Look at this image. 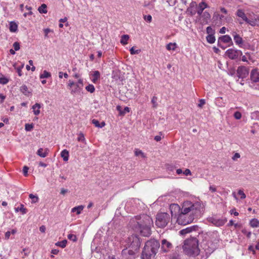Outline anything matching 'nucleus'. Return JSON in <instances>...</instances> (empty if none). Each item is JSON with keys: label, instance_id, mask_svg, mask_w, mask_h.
<instances>
[{"label": "nucleus", "instance_id": "43", "mask_svg": "<svg viewBox=\"0 0 259 259\" xmlns=\"http://www.w3.org/2000/svg\"><path fill=\"white\" fill-rule=\"evenodd\" d=\"M203 17H204L205 19V21L206 22H207V21L210 19V15L207 12H204L203 14Z\"/></svg>", "mask_w": 259, "mask_h": 259}, {"label": "nucleus", "instance_id": "61", "mask_svg": "<svg viewBox=\"0 0 259 259\" xmlns=\"http://www.w3.org/2000/svg\"><path fill=\"white\" fill-rule=\"evenodd\" d=\"M209 190L212 192H215L217 191L216 188L214 186H210L209 187Z\"/></svg>", "mask_w": 259, "mask_h": 259}, {"label": "nucleus", "instance_id": "21", "mask_svg": "<svg viewBox=\"0 0 259 259\" xmlns=\"http://www.w3.org/2000/svg\"><path fill=\"white\" fill-rule=\"evenodd\" d=\"M93 78L92 79V81L94 83H96L97 81L100 78V73L99 71H95L93 72Z\"/></svg>", "mask_w": 259, "mask_h": 259}, {"label": "nucleus", "instance_id": "25", "mask_svg": "<svg viewBox=\"0 0 259 259\" xmlns=\"http://www.w3.org/2000/svg\"><path fill=\"white\" fill-rule=\"evenodd\" d=\"M219 40L225 43H228L232 41L231 38L227 35L220 37Z\"/></svg>", "mask_w": 259, "mask_h": 259}, {"label": "nucleus", "instance_id": "57", "mask_svg": "<svg viewBox=\"0 0 259 259\" xmlns=\"http://www.w3.org/2000/svg\"><path fill=\"white\" fill-rule=\"evenodd\" d=\"M130 108L127 107L124 108V110L122 112H120V115H124L125 112H129Z\"/></svg>", "mask_w": 259, "mask_h": 259}, {"label": "nucleus", "instance_id": "12", "mask_svg": "<svg viewBox=\"0 0 259 259\" xmlns=\"http://www.w3.org/2000/svg\"><path fill=\"white\" fill-rule=\"evenodd\" d=\"M237 73L239 77L243 78L248 74V72L245 67L241 66L238 68Z\"/></svg>", "mask_w": 259, "mask_h": 259}, {"label": "nucleus", "instance_id": "24", "mask_svg": "<svg viewBox=\"0 0 259 259\" xmlns=\"http://www.w3.org/2000/svg\"><path fill=\"white\" fill-rule=\"evenodd\" d=\"M129 38L130 37L128 35L124 34L122 35L120 39V43L123 45L127 44V40H128Z\"/></svg>", "mask_w": 259, "mask_h": 259}, {"label": "nucleus", "instance_id": "45", "mask_svg": "<svg viewBox=\"0 0 259 259\" xmlns=\"http://www.w3.org/2000/svg\"><path fill=\"white\" fill-rule=\"evenodd\" d=\"M68 238L69 240L73 241V242H75L77 240V237L76 235L72 234H70L68 235Z\"/></svg>", "mask_w": 259, "mask_h": 259}, {"label": "nucleus", "instance_id": "46", "mask_svg": "<svg viewBox=\"0 0 259 259\" xmlns=\"http://www.w3.org/2000/svg\"><path fill=\"white\" fill-rule=\"evenodd\" d=\"M140 50H135L134 47L130 49V53L132 55L138 54L140 53Z\"/></svg>", "mask_w": 259, "mask_h": 259}, {"label": "nucleus", "instance_id": "39", "mask_svg": "<svg viewBox=\"0 0 259 259\" xmlns=\"http://www.w3.org/2000/svg\"><path fill=\"white\" fill-rule=\"evenodd\" d=\"M77 141L82 142L83 143L86 144L84 136L82 133H80L79 134L78 137L77 138Z\"/></svg>", "mask_w": 259, "mask_h": 259}, {"label": "nucleus", "instance_id": "62", "mask_svg": "<svg viewBox=\"0 0 259 259\" xmlns=\"http://www.w3.org/2000/svg\"><path fill=\"white\" fill-rule=\"evenodd\" d=\"M76 84H79L80 85V87H81V88H82V87H83V81L82 79H79L78 81V82L77 83H76Z\"/></svg>", "mask_w": 259, "mask_h": 259}, {"label": "nucleus", "instance_id": "53", "mask_svg": "<svg viewBox=\"0 0 259 259\" xmlns=\"http://www.w3.org/2000/svg\"><path fill=\"white\" fill-rule=\"evenodd\" d=\"M207 33L209 34H212L213 32V30L210 26H208L206 28Z\"/></svg>", "mask_w": 259, "mask_h": 259}, {"label": "nucleus", "instance_id": "37", "mask_svg": "<svg viewBox=\"0 0 259 259\" xmlns=\"http://www.w3.org/2000/svg\"><path fill=\"white\" fill-rule=\"evenodd\" d=\"M51 73L46 70L44 71L43 73L40 75V78H49L51 77Z\"/></svg>", "mask_w": 259, "mask_h": 259}, {"label": "nucleus", "instance_id": "48", "mask_svg": "<svg viewBox=\"0 0 259 259\" xmlns=\"http://www.w3.org/2000/svg\"><path fill=\"white\" fill-rule=\"evenodd\" d=\"M234 116L236 119H240L241 118V113L239 111H236L234 114Z\"/></svg>", "mask_w": 259, "mask_h": 259}, {"label": "nucleus", "instance_id": "22", "mask_svg": "<svg viewBox=\"0 0 259 259\" xmlns=\"http://www.w3.org/2000/svg\"><path fill=\"white\" fill-rule=\"evenodd\" d=\"M61 156L65 161L68 160L69 152L67 150H63L61 153Z\"/></svg>", "mask_w": 259, "mask_h": 259}, {"label": "nucleus", "instance_id": "36", "mask_svg": "<svg viewBox=\"0 0 259 259\" xmlns=\"http://www.w3.org/2000/svg\"><path fill=\"white\" fill-rule=\"evenodd\" d=\"M67 241L66 240H63L62 241L58 242L56 243V245L60 246L62 248H64L66 246Z\"/></svg>", "mask_w": 259, "mask_h": 259}, {"label": "nucleus", "instance_id": "4", "mask_svg": "<svg viewBox=\"0 0 259 259\" xmlns=\"http://www.w3.org/2000/svg\"><path fill=\"white\" fill-rule=\"evenodd\" d=\"M185 253L188 255H197L200 250L198 248V240L196 238H191L186 239L183 246Z\"/></svg>", "mask_w": 259, "mask_h": 259}, {"label": "nucleus", "instance_id": "47", "mask_svg": "<svg viewBox=\"0 0 259 259\" xmlns=\"http://www.w3.org/2000/svg\"><path fill=\"white\" fill-rule=\"evenodd\" d=\"M238 194L240 195L241 196V199H244L246 198V195L244 193V192L243 191V190L240 189L238 190Z\"/></svg>", "mask_w": 259, "mask_h": 259}, {"label": "nucleus", "instance_id": "15", "mask_svg": "<svg viewBox=\"0 0 259 259\" xmlns=\"http://www.w3.org/2000/svg\"><path fill=\"white\" fill-rule=\"evenodd\" d=\"M207 7V5L205 2H201L199 4L198 10L197 11L199 16L202 15L203 11Z\"/></svg>", "mask_w": 259, "mask_h": 259}, {"label": "nucleus", "instance_id": "49", "mask_svg": "<svg viewBox=\"0 0 259 259\" xmlns=\"http://www.w3.org/2000/svg\"><path fill=\"white\" fill-rule=\"evenodd\" d=\"M15 233V231L14 230H13L12 232L8 231L5 234V238L7 239H8L11 235V234H14Z\"/></svg>", "mask_w": 259, "mask_h": 259}, {"label": "nucleus", "instance_id": "19", "mask_svg": "<svg viewBox=\"0 0 259 259\" xmlns=\"http://www.w3.org/2000/svg\"><path fill=\"white\" fill-rule=\"evenodd\" d=\"M74 88H73L71 91L72 94H79L82 89L81 87L79 84H75Z\"/></svg>", "mask_w": 259, "mask_h": 259}, {"label": "nucleus", "instance_id": "5", "mask_svg": "<svg viewBox=\"0 0 259 259\" xmlns=\"http://www.w3.org/2000/svg\"><path fill=\"white\" fill-rule=\"evenodd\" d=\"M197 217V216L181 211L177 218V222L179 225H186L193 222L195 218Z\"/></svg>", "mask_w": 259, "mask_h": 259}, {"label": "nucleus", "instance_id": "9", "mask_svg": "<svg viewBox=\"0 0 259 259\" xmlns=\"http://www.w3.org/2000/svg\"><path fill=\"white\" fill-rule=\"evenodd\" d=\"M161 250L164 252H168L172 247L171 243L165 239H163L161 240Z\"/></svg>", "mask_w": 259, "mask_h": 259}, {"label": "nucleus", "instance_id": "60", "mask_svg": "<svg viewBox=\"0 0 259 259\" xmlns=\"http://www.w3.org/2000/svg\"><path fill=\"white\" fill-rule=\"evenodd\" d=\"M39 230L41 232L45 233L46 231V227L44 225L40 226L39 228Z\"/></svg>", "mask_w": 259, "mask_h": 259}, {"label": "nucleus", "instance_id": "30", "mask_svg": "<svg viewBox=\"0 0 259 259\" xmlns=\"http://www.w3.org/2000/svg\"><path fill=\"white\" fill-rule=\"evenodd\" d=\"M137 251H138V250H135L133 249L130 248L128 250H126V249L123 250L122 251V253H125V254L127 253L130 255H134L135 254L136 252Z\"/></svg>", "mask_w": 259, "mask_h": 259}, {"label": "nucleus", "instance_id": "26", "mask_svg": "<svg viewBox=\"0 0 259 259\" xmlns=\"http://www.w3.org/2000/svg\"><path fill=\"white\" fill-rule=\"evenodd\" d=\"M83 208H84V206L83 205H79L78 206H76V207H73L71 211L72 212H76V213L77 214H79L81 212V211L83 210Z\"/></svg>", "mask_w": 259, "mask_h": 259}, {"label": "nucleus", "instance_id": "14", "mask_svg": "<svg viewBox=\"0 0 259 259\" xmlns=\"http://www.w3.org/2000/svg\"><path fill=\"white\" fill-rule=\"evenodd\" d=\"M198 227L197 226H193L190 227H188L186 229H183L180 231V234L182 235H186L187 233H190L193 231H196L198 229Z\"/></svg>", "mask_w": 259, "mask_h": 259}, {"label": "nucleus", "instance_id": "41", "mask_svg": "<svg viewBox=\"0 0 259 259\" xmlns=\"http://www.w3.org/2000/svg\"><path fill=\"white\" fill-rule=\"evenodd\" d=\"M33 127L34 125L33 123H26L25 125V129L26 131H31L33 128Z\"/></svg>", "mask_w": 259, "mask_h": 259}, {"label": "nucleus", "instance_id": "28", "mask_svg": "<svg viewBox=\"0 0 259 259\" xmlns=\"http://www.w3.org/2000/svg\"><path fill=\"white\" fill-rule=\"evenodd\" d=\"M92 123L96 126V127H104L105 125V123L104 122H102L101 123H99V122L96 120V119H94L93 120H92Z\"/></svg>", "mask_w": 259, "mask_h": 259}, {"label": "nucleus", "instance_id": "38", "mask_svg": "<svg viewBox=\"0 0 259 259\" xmlns=\"http://www.w3.org/2000/svg\"><path fill=\"white\" fill-rule=\"evenodd\" d=\"M10 30L11 32L16 31V23L14 22H11L10 24Z\"/></svg>", "mask_w": 259, "mask_h": 259}, {"label": "nucleus", "instance_id": "32", "mask_svg": "<svg viewBox=\"0 0 259 259\" xmlns=\"http://www.w3.org/2000/svg\"><path fill=\"white\" fill-rule=\"evenodd\" d=\"M251 118L252 119L258 120H259V111H256L251 114Z\"/></svg>", "mask_w": 259, "mask_h": 259}, {"label": "nucleus", "instance_id": "34", "mask_svg": "<svg viewBox=\"0 0 259 259\" xmlns=\"http://www.w3.org/2000/svg\"><path fill=\"white\" fill-rule=\"evenodd\" d=\"M135 154L136 156H141L142 158H145L146 155L141 150L138 149H136L135 150Z\"/></svg>", "mask_w": 259, "mask_h": 259}, {"label": "nucleus", "instance_id": "58", "mask_svg": "<svg viewBox=\"0 0 259 259\" xmlns=\"http://www.w3.org/2000/svg\"><path fill=\"white\" fill-rule=\"evenodd\" d=\"M68 190L67 189H65L64 188H62L61 189V192H60V193L62 195H65L66 193L68 192Z\"/></svg>", "mask_w": 259, "mask_h": 259}, {"label": "nucleus", "instance_id": "18", "mask_svg": "<svg viewBox=\"0 0 259 259\" xmlns=\"http://www.w3.org/2000/svg\"><path fill=\"white\" fill-rule=\"evenodd\" d=\"M234 37V39L235 42V43L237 45H241L243 43V40L242 38L236 33L234 32L233 34Z\"/></svg>", "mask_w": 259, "mask_h": 259}, {"label": "nucleus", "instance_id": "52", "mask_svg": "<svg viewBox=\"0 0 259 259\" xmlns=\"http://www.w3.org/2000/svg\"><path fill=\"white\" fill-rule=\"evenodd\" d=\"M28 167L26 166H24L23 167V174L25 176H27V173H28Z\"/></svg>", "mask_w": 259, "mask_h": 259}, {"label": "nucleus", "instance_id": "29", "mask_svg": "<svg viewBox=\"0 0 259 259\" xmlns=\"http://www.w3.org/2000/svg\"><path fill=\"white\" fill-rule=\"evenodd\" d=\"M177 44L176 43H169L166 45V49L168 51L175 50L176 48Z\"/></svg>", "mask_w": 259, "mask_h": 259}, {"label": "nucleus", "instance_id": "16", "mask_svg": "<svg viewBox=\"0 0 259 259\" xmlns=\"http://www.w3.org/2000/svg\"><path fill=\"white\" fill-rule=\"evenodd\" d=\"M49 149L48 148L44 150L42 148H39L37 152V154L41 157H46L48 154Z\"/></svg>", "mask_w": 259, "mask_h": 259}, {"label": "nucleus", "instance_id": "35", "mask_svg": "<svg viewBox=\"0 0 259 259\" xmlns=\"http://www.w3.org/2000/svg\"><path fill=\"white\" fill-rule=\"evenodd\" d=\"M206 39H207V41L210 43V44H212L213 43L214 41H215V37L213 36V34H209L207 37H206Z\"/></svg>", "mask_w": 259, "mask_h": 259}, {"label": "nucleus", "instance_id": "31", "mask_svg": "<svg viewBox=\"0 0 259 259\" xmlns=\"http://www.w3.org/2000/svg\"><path fill=\"white\" fill-rule=\"evenodd\" d=\"M250 225L252 227H257L259 226V221L256 219H252L250 222Z\"/></svg>", "mask_w": 259, "mask_h": 259}, {"label": "nucleus", "instance_id": "40", "mask_svg": "<svg viewBox=\"0 0 259 259\" xmlns=\"http://www.w3.org/2000/svg\"><path fill=\"white\" fill-rule=\"evenodd\" d=\"M85 89L91 93H93L95 92V89L93 84H89L85 87Z\"/></svg>", "mask_w": 259, "mask_h": 259}, {"label": "nucleus", "instance_id": "42", "mask_svg": "<svg viewBox=\"0 0 259 259\" xmlns=\"http://www.w3.org/2000/svg\"><path fill=\"white\" fill-rule=\"evenodd\" d=\"M20 211L23 214L27 212V209L24 207V205L21 204L20 208H17V212Z\"/></svg>", "mask_w": 259, "mask_h": 259}, {"label": "nucleus", "instance_id": "33", "mask_svg": "<svg viewBox=\"0 0 259 259\" xmlns=\"http://www.w3.org/2000/svg\"><path fill=\"white\" fill-rule=\"evenodd\" d=\"M257 20V17L254 19H248L247 18V20L245 21L246 22L249 24L251 26H255L256 24V21Z\"/></svg>", "mask_w": 259, "mask_h": 259}, {"label": "nucleus", "instance_id": "51", "mask_svg": "<svg viewBox=\"0 0 259 259\" xmlns=\"http://www.w3.org/2000/svg\"><path fill=\"white\" fill-rule=\"evenodd\" d=\"M183 174L185 176H191L192 175L191 172L189 169H186L185 171L183 172Z\"/></svg>", "mask_w": 259, "mask_h": 259}, {"label": "nucleus", "instance_id": "54", "mask_svg": "<svg viewBox=\"0 0 259 259\" xmlns=\"http://www.w3.org/2000/svg\"><path fill=\"white\" fill-rule=\"evenodd\" d=\"M8 80L7 78H0V83L3 84H6L8 82Z\"/></svg>", "mask_w": 259, "mask_h": 259}, {"label": "nucleus", "instance_id": "3", "mask_svg": "<svg viewBox=\"0 0 259 259\" xmlns=\"http://www.w3.org/2000/svg\"><path fill=\"white\" fill-rule=\"evenodd\" d=\"M203 207L199 202L193 203L189 201L184 202L181 211L198 217L201 214Z\"/></svg>", "mask_w": 259, "mask_h": 259}, {"label": "nucleus", "instance_id": "13", "mask_svg": "<svg viewBox=\"0 0 259 259\" xmlns=\"http://www.w3.org/2000/svg\"><path fill=\"white\" fill-rule=\"evenodd\" d=\"M169 209L170 210L171 215L173 216L176 215L177 212H178L181 208L177 204H171L169 206Z\"/></svg>", "mask_w": 259, "mask_h": 259}, {"label": "nucleus", "instance_id": "56", "mask_svg": "<svg viewBox=\"0 0 259 259\" xmlns=\"http://www.w3.org/2000/svg\"><path fill=\"white\" fill-rule=\"evenodd\" d=\"M240 155L238 153H236L232 157L233 160H236L237 158H240Z\"/></svg>", "mask_w": 259, "mask_h": 259}, {"label": "nucleus", "instance_id": "7", "mask_svg": "<svg viewBox=\"0 0 259 259\" xmlns=\"http://www.w3.org/2000/svg\"><path fill=\"white\" fill-rule=\"evenodd\" d=\"M127 243L129 248L135 250H138L141 245V241L139 238L137 236L134 235L128 238Z\"/></svg>", "mask_w": 259, "mask_h": 259}, {"label": "nucleus", "instance_id": "8", "mask_svg": "<svg viewBox=\"0 0 259 259\" xmlns=\"http://www.w3.org/2000/svg\"><path fill=\"white\" fill-rule=\"evenodd\" d=\"M226 55L231 59H235L239 56L242 55V53L241 51L230 49L226 52Z\"/></svg>", "mask_w": 259, "mask_h": 259}, {"label": "nucleus", "instance_id": "2", "mask_svg": "<svg viewBox=\"0 0 259 259\" xmlns=\"http://www.w3.org/2000/svg\"><path fill=\"white\" fill-rule=\"evenodd\" d=\"M159 242L155 240L147 241L144 247L141 258L142 259H152L156 254L159 248Z\"/></svg>", "mask_w": 259, "mask_h": 259}, {"label": "nucleus", "instance_id": "20", "mask_svg": "<svg viewBox=\"0 0 259 259\" xmlns=\"http://www.w3.org/2000/svg\"><path fill=\"white\" fill-rule=\"evenodd\" d=\"M236 15L238 17L241 18L244 21H245L247 20V17L246 16L245 13L242 10H238L236 12Z\"/></svg>", "mask_w": 259, "mask_h": 259}, {"label": "nucleus", "instance_id": "55", "mask_svg": "<svg viewBox=\"0 0 259 259\" xmlns=\"http://www.w3.org/2000/svg\"><path fill=\"white\" fill-rule=\"evenodd\" d=\"M205 103V100L201 99L199 101V103L198 104V106L199 107H202Z\"/></svg>", "mask_w": 259, "mask_h": 259}, {"label": "nucleus", "instance_id": "44", "mask_svg": "<svg viewBox=\"0 0 259 259\" xmlns=\"http://www.w3.org/2000/svg\"><path fill=\"white\" fill-rule=\"evenodd\" d=\"M29 198L32 199V203H36L38 201V198L37 196H35V195H33L32 194H30L29 195Z\"/></svg>", "mask_w": 259, "mask_h": 259}, {"label": "nucleus", "instance_id": "59", "mask_svg": "<svg viewBox=\"0 0 259 259\" xmlns=\"http://www.w3.org/2000/svg\"><path fill=\"white\" fill-rule=\"evenodd\" d=\"M51 31H51V29H50L49 28H46V29H45L44 30V32H45V36H46V37H48V34L49 32H51Z\"/></svg>", "mask_w": 259, "mask_h": 259}, {"label": "nucleus", "instance_id": "64", "mask_svg": "<svg viewBox=\"0 0 259 259\" xmlns=\"http://www.w3.org/2000/svg\"><path fill=\"white\" fill-rule=\"evenodd\" d=\"M226 32V27H223L220 30V33L224 34Z\"/></svg>", "mask_w": 259, "mask_h": 259}, {"label": "nucleus", "instance_id": "6", "mask_svg": "<svg viewBox=\"0 0 259 259\" xmlns=\"http://www.w3.org/2000/svg\"><path fill=\"white\" fill-rule=\"evenodd\" d=\"M170 219V217L167 213H159L156 215V225L159 228H164L167 225Z\"/></svg>", "mask_w": 259, "mask_h": 259}, {"label": "nucleus", "instance_id": "17", "mask_svg": "<svg viewBox=\"0 0 259 259\" xmlns=\"http://www.w3.org/2000/svg\"><path fill=\"white\" fill-rule=\"evenodd\" d=\"M41 108V105L39 103H35L34 105L32 106V109L33 110V112L35 115H38L40 113V108Z\"/></svg>", "mask_w": 259, "mask_h": 259}, {"label": "nucleus", "instance_id": "27", "mask_svg": "<svg viewBox=\"0 0 259 259\" xmlns=\"http://www.w3.org/2000/svg\"><path fill=\"white\" fill-rule=\"evenodd\" d=\"M47 5L45 4H42L38 9L40 13L46 14L47 13Z\"/></svg>", "mask_w": 259, "mask_h": 259}, {"label": "nucleus", "instance_id": "1", "mask_svg": "<svg viewBox=\"0 0 259 259\" xmlns=\"http://www.w3.org/2000/svg\"><path fill=\"white\" fill-rule=\"evenodd\" d=\"M153 223L152 218L146 214L137 216L131 219L130 222V225L132 229L136 232L139 233L145 237H148L151 235V229Z\"/></svg>", "mask_w": 259, "mask_h": 259}, {"label": "nucleus", "instance_id": "23", "mask_svg": "<svg viewBox=\"0 0 259 259\" xmlns=\"http://www.w3.org/2000/svg\"><path fill=\"white\" fill-rule=\"evenodd\" d=\"M20 90L25 96H28L30 94V92L28 90L27 87L25 85L21 87Z\"/></svg>", "mask_w": 259, "mask_h": 259}, {"label": "nucleus", "instance_id": "10", "mask_svg": "<svg viewBox=\"0 0 259 259\" xmlns=\"http://www.w3.org/2000/svg\"><path fill=\"white\" fill-rule=\"evenodd\" d=\"M209 221L210 222H211L212 224H213L214 225L217 227L223 226L227 222L226 220L217 219L215 218H210Z\"/></svg>", "mask_w": 259, "mask_h": 259}, {"label": "nucleus", "instance_id": "11", "mask_svg": "<svg viewBox=\"0 0 259 259\" xmlns=\"http://www.w3.org/2000/svg\"><path fill=\"white\" fill-rule=\"evenodd\" d=\"M250 79L252 82H257L259 81V71L254 69H253L250 73Z\"/></svg>", "mask_w": 259, "mask_h": 259}, {"label": "nucleus", "instance_id": "63", "mask_svg": "<svg viewBox=\"0 0 259 259\" xmlns=\"http://www.w3.org/2000/svg\"><path fill=\"white\" fill-rule=\"evenodd\" d=\"M154 140L157 142L160 141L161 140V137L160 136H156L154 137Z\"/></svg>", "mask_w": 259, "mask_h": 259}, {"label": "nucleus", "instance_id": "50", "mask_svg": "<svg viewBox=\"0 0 259 259\" xmlns=\"http://www.w3.org/2000/svg\"><path fill=\"white\" fill-rule=\"evenodd\" d=\"M144 19L147 22L150 23L152 21V16L150 15H145L144 16Z\"/></svg>", "mask_w": 259, "mask_h": 259}]
</instances>
